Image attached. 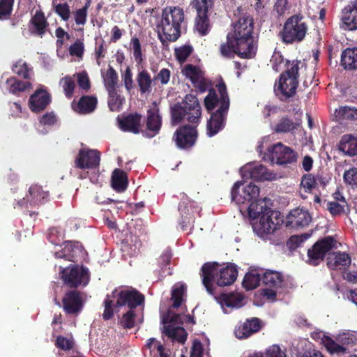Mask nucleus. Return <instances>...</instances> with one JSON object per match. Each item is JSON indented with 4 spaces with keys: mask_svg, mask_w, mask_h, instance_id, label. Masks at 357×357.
Wrapping results in <instances>:
<instances>
[{
    "mask_svg": "<svg viewBox=\"0 0 357 357\" xmlns=\"http://www.w3.org/2000/svg\"><path fill=\"white\" fill-rule=\"evenodd\" d=\"M234 44L235 42L233 40V38L230 36V33H228L227 36V42L220 45V50L222 56L230 58L233 56L234 53L238 56V52Z\"/></svg>",
    "mask_w": 357,
    "mask_h": 357,
    "instance_id": "nucleus-49",
    "label": "nucleus"
},
{
    "mask_svg": "<svg viewBox=\"0 0 357 357\" xmlns=\"http://www.w3.org/2000/svg\"><path fill=\"white\" fill-rule=\"evenodd\" d=\"M184 18L183 10L179 6H167L162 9L158 26V36L163 45L167 42H175L180 38Z\"/></svg>",
    "mask_w": 357,
    "mask_h": 357,
    "instance_id": "nucleus-5",
    "label": "nucleus"
},
{
    "mask_svg": "<svg viewBox=\"0 0 357 357\" xmlns=\"http://www.w3.org/2000/svg\"><path fill=\"white\" fill-rule=\"evenodd\" d=\"M318 179H322V176L317 174L314 176L312 174H305L303 176L301 185L305 192H311L318 185Z\"/></svg>",
    "mask_w": 357,
    "mask_h": 357,
    "instance_id": "nucleus-50",
    "label": "nucleus"
},
{
    "mask_svg": "<svg viewBox=\"0 0 357 357\" xmlns=\"http://www.w3.org/2000/svg\"><path fill=\"white\" fill-rule=\"evenodd\" d=\"M29 193L31 197L30 204L33 205L44 204L49 197V192L43 190L42 186L37 184L31 185Z\"/></svg>",
    "mask_w": 357,
    "mask_h": 357,
    "instance_id": "nucleus-37",
    "label": "nucleus"
},
{
    "mask_svg": "<svg viewBox=\"0 0 357 357\" xmlns=\"http://www.w3.org/2000/svg\"><path fill=\"white\" fill-rule=\"evenodd\" d=\"M307 30L304 17L301 14H295L287 19L278 36L285 45L298 43L305 39Z\"/></svg>",
    "mask_w": 357,
    "mask_h": 357,
    "instance_id": "nucleus-9",
    "label": "nucleus"
},
{
    "mask_svg": "<svg viewBox=\"0 0 357 357\" xmlns=\"http://www.w3.org/2000/svg\"><path fill=\"white\" fill-rule=\"evenodd\" d=\"M301 60H287V69L280 75L274 86L275 96L282 101L294 96L298 86V71L304 66Z\"/></svg>",
    "mask_w": 357,
    "mask_h": 357,
    "instance_id": "nucleus-7",
    "label": "nucleus"
},
{
    "mask_svg": "<svg viewBox=\"0 0 357 357\" xmlns=\"http://www.w3.org/2000/svg\"><path fill=\"white\" fill-rule=\"evenodd\" d=\"M243 184L242 181L236 182L231 191L232 201L238 205L251 203L257 199L259 195V188L251 183L244 186L240 193V187Z\"/></svg>",
    "mask_w": 357,
    "mask_h": 357,
    "instance_id": "nucleus-16",
    "label": "nucleus"
},
{
    "mask_svg": "<svg viewBox=\"0 0 357 357\" xmlns=\"http://www.w3.org/2000/svg\"><path fill=\"white\" fill-rule=\"evenodd\" d=\"M340 26L344 31L357 30V0L350 1L342 9Z\"/></svg>",
    "mask_w": 357,
    "mask_h": 357,
    "instance_id": "nucleus-21",
    "label": "nucleus"
},
{
    "mask_svg": "<svg viewBox=\"0 0 357 357\" xmlns=\"http://www.w3.org/2000/svg\"><path fill=\"white\" fill-rule=\"evenodd\" d=\"M296 129V124L293 119L288 116H282L272 128L275 133H288L291 132Z\"/></svg>",
    "mask_w": 357,
    "mask_h": 357,
    "instance_id": "nucleus-39",
    "label": "nucleus"
},
{
    "mask_svg": "<svg viewBox=\"0 0 357 357\" xmlns=\"http://www.w3.org/2000/svg\"><path fill=\"white\" fill-rule=\"evenodd\" d=\"M351 263V256L345 252H335L327 258V266L332 270L345 269Z\"/></svg>",
    "mask_w": 357,
    "mask_h": 357,
    "instance_id": "nucleus-28",
    "label": "nucleus"
},
{
    "mask_svg": "<svg viewBox=\"0 0 357 357\" xmlns=\"http://www.w3.org/2000/svg\"><path fill=\"white\" fill-rule=\"evenodd\" d=\"M118 83V75L116 70L112 68L109 67L107 70L106 76L105 78V85L107 91L116 89V85Z\"/></svg>",
    "mask_w": 357,
    "mask_h": 357,
    "instance_id": "nucleus-53",
    "label": "nucleus"
},
{
    "mask_svg": "<svg viewBox=\"0 0 357 357\" xmlns=\"http://www.w3.org/2000/svg\"><path fill=\"white\" fill-rule=\"evenodd\" d=\"M243 298V296L237 292L225 293L220 296L222 304L229 307H240Z\"/></svg>",
    "mask_w": 357,
    "mask_h": 357,
    "instance_id": "nucleus-41",
    "label": "nucleus"
},
{
    "mask_svg": "<svg viewBox=\"0 0 357 357\" xmlns=\"http://www.w3.org/2000/svg\"><path fill=\"white\" fill-rule=\"evenodd\" d=\"M142 115L135 112L118 117L119 126L121 130L138 134L141 131Z\"/></svg>",
    "mask_w": 357,
    "mask_h": 357,
    "instance_id": "nucleus-26",
    "label": "nucleus"
},
{
    "mask_svg": "<svg viewBox=\"0 0 357 357\" xmlns=\"http://www.w3.org/2000/svg\"><path fill=\"white\" fill-rule=\"evenodd\" d=\"M262 326V321L260 319L257 317L247 319L235 328L234 334L238 339H245L259 332Z\"/></svg>",
    "mask_w": 357,
    "mask_h": 357,
    "instance_id": "nucleus-25",
    "label": "nucleus"
},
{
    "mask_svg": "<svg viewBox=\"0 0 357 357\" xmlns=\"http://www.w3.org/2000/svg\"><path fill=\"white\" fill-rule=\"evenodd\" d=\"M197 16L195 17L194 29L201 36H206L211 29V24L208 15L209 10L201 11L199 9H195Z\"/></svg>",
    "mask_w": 357,
    "mask_h": 357,
    "instance_id": "nucleus-29",
    "label": "nucleus"
},
{
    "mask_svg": "<svg viewBox=\"0 0 357 357\" xmlns=\"http://www.w3.org/2000/svg\"><path fill=\"white\" fill-rule=\"evenodd\" d=\"M162 333L168 337L177 340L180 343H184L186 340L187 334L182 327H174L172 325H166L163 327Z\"/></svg>",
    "mask_w": 357,
    "mask_h": 357,
    "instance_id": "nucleus-38",
    "label": "nucleus"
},
{
    "mask_svg": "<svg viewBox=\"0 0 357 357\" xmlns=\"http://www.w3.org/2000/svg\"><path fill=\"white\" fill-rule=\"evenodd\" d=\"M340 151L349 156L357 155V138L351 135H344L341 137L338 145Z\"/></svg>",
    "mask_w": 357,
    "mask_h": 357,
    "instance_id": "nucleus-33",
    "label": "nucleus"
},
{
    "mask_svg": "<svg viewBox=\"0 0 357 357\" xmlns=\"http://www.w3.org/2000/svg\"><path fill=\"white\" fill-rule=\"evenodd\" d=\"M254 20L250 15L239 17L233 24V33L230 36L235 42L238 56L243 59L253 58L257 52V46L254 40Z\"/></svg>",
    "mask_w": 357,
    "mask_h": 357,
    "instance_id": "nucleus-4",
    "label": "nucleus"
},
{
    "mask_svg": "<svg viewBox=\"0 0 357 357\" xmlns=\"http://www.w3.org/2000/svg\"><path fill=\"white\" fill-rule=\"evenodd\" d=\"M261 278L257 270L250 271L245 275L242 285L247 290L254 289L259 285Z\"/></svg>",
    "mask_w": 357,
    "mask_h": 357,
    "instance_id": "nucleus-42",
    "label": "nucleus"
},
{
    "mask_svg": "<svg viewBox=\"0 0 357 357\" xmlns=\"http://www.w3.org/2000/svg\"><path fill=\"white\" fill-rule=\"evenodd\" d=\"M12 70L15 74L24 79H30L29 72L31 71V68H29L28 64L26 62H22V60L13 65Z\"/></svg>",
    "mask_w": 357,
    "mask_h": 357,
    "instance_id": "nucleus-52",
    "label": "nucleus"
},
{
    "mask_svg": "<svg viewBox=\"0 0 357 357\" xmlns=\"http://www.w3.org/2000/svg\"><path fill=\"white\" fill-rule=\"evenodd\" d=\"M131 43L135 59L137 63H140L142 61V53L139 40L137 37H133L131 39Z\"/></svg>",
    "mask_w": 357,
    "mask_h": 357,
    "instance_id": "nucleus-59",
    "label": "nucleus"
},
{
    "mask_svg": "<svg viewBox=\"0 0 357 357\" xmlns=\"http://www.w3.org/2000/svg\"><path fill=\"white\" fill-rule=\"evenodd\" d=\"M61 250L55 252L56 258L65 259L73 262H82L87 252L81 243L78 241H66Z\"/></svg>",
    "mask_w": 357,
    "mask_h": 357,
    "instance_id": "nucleus-17",
    "label": "nucleus"
},
{
    "mask_svg": "<svg viewBox=\"0 0 357 357\" xmlns=\"http://www.w3.org/2000/svg\"><path fill=\"white\" fill-rule=\"evenodd\" d=\"M108 106L111 111L119 112L124 100L123 97L118 94L116 89L108 91Z\"/></svg>",
    "mask_w": 357,
    "mask_h": 357,
    "instance_id": "nucleus-45",
    "label": "nucleus"
},
{
    "mask_svg": "<svg viewBox=\"0 0 357 357\" xmlns=\"http://www.w3.org/2000/svg\"><path fill=\"white\" fill-rule=\"evenodd\" d=\"M98 104V99L93 96H82L74 109L80 114H86L93 112Z\"/></svg>",
    "mask_w": 357,
    "mask_h": 357,
    "instance_id": "nucleus-31",
    "label": "nucleus"
},
{
    "mask_svg": "<svg viewBox=\"0 0 357 357\" xmlns=\"http://www.w3.org/2000/svg\"><path fill=\"white\" fill-rule=\"evenodd\" d=\"M273 70L279 72L281 70V65L284 62V58L280 52H275L270 60Z\"/></svg>",
    "mask_w": 357,
    "mask_h": 357,
    "instance_id": "nucleus-62",
    "label": "nucleus"
},
{
    "mask_svg": "<svg viewBox=\"0 0 357 357\" xmlns=\"http://www.w3.org/2000/svg\"><path fill=\"white\" fill-rule=\"evenodd\" d=\"M216 87L219 96L215 89H211L204 98V106L207 112L211 113L206 124V134L210 137L215 136L225 127L230 105L225 83L221 81Z\"/></svg>",
    "mask_w": 357,
    "mask_h": 357,
    "instance_id": "nucleus-1",
    "label": "nucleus"
},
{
    "mask_svg": "<svg viewBox=\"0 0 357 357\" xmlns=\"http://www.w3.org/2000/svg\"><path fill=\"white\" fill-rule=\"evenodd\" d=\"M192 52L193 47L191 45H184L174 50L175 57L180 63L185 62Z\"/></svg>",
    "mask_w": 357,
    "mask_h": 357,
    "instance_id": "nucleus-51",
    "label": "nucleus"
},
{
    "mask_svg": "<svg viewBox=\"0 0 357 357\" xmlns=\"http://www.w3.org/2000/svg\"><path fill=\"white\" fill-rule=\"evenodd\" d=\"M341 65L348 70H357V47H347L341 54Z\"/></svg>",
    "mask_w": 357,
    "mask_h": 357,
    "instance_id": "nucleus-32",
    "label": "nucleus"
},
{
    "mask_svg": "<svg viewBox=\"0 0 357 357\" xmlns=\"http://www.w3.org/2000/svg\"><path fill=\"white\" fill-rule=\"evenodd\" d=\"M346 207H348V204L345 198L343 196H341L340 202L332 201L328 202L326 204V209L333 217L340 216L344 214L345 212Z\"/></svg>",
    "mask_w": 357,
    "mask_h": 357,
    "instance_id": "nucleus-43",
    "label": "nucleus"
},
{
    "mask_svg": "<svg viewBox=\"0 0 357 357\" xmlns=\"http://www.w3.org/2000/svg\"><path fill=\"white\" fill-rule=\"evenodd\" d=\"M49 25L45 13L40 8L32 15L29 22V31L31 35L43 38L49 30Z\"/></svg>",
    "mask_w": 357,
    "mask_h": 357,
    "instance_id": "nucleus-23",
    "label": "nucleus"
},
{
    "mask_svg": "<svg viewBox=\"0 0 357 357\" xmlns=\"http://www.w3.org/2000/svg\"><path fill=\"white\" fill-rule=\"evenodd\" d=\"M47 238L52 244L56 245H59L63 240L62 235L55 227H52L49 229Z\"/></svg>",
    "mask_w": 357,
    "mask_h": 357,
    "instance_id": "nucleus-60",
    "label": "nucleus"
},
{
    "mask_svg": "<svg viewBox=\"0 0 357 357\" xmlns=\"http://www.w3.org/2000/svg\"><path fill=\"white\" fill-rule=\"evenodd\" d=\"M100 151L94 149H81L75 159V167L79 169H91L99 167Z\"/></svg>",
    "mask_w": 357,
    "mask_h": 357,
    "instance_id": "nucleus-18",
    "label": "nucleus"
},
{
    "mask_svg": "<svg viewBox=\"0 0 357 357\" xmlns=\"http://www.w3.org/2000/svg\"><path fill=\"white\" fill-rule=\"evenodd\" d=\"M264 143L261 142L257 146V151L265 161L276 163L280 165H287L296 162L298 155L291 148L278 142L268 147L267 151L264 152Z\"/></svg>",
    "mask_w": 357,
    "mask_h": 357,
    "instance_id": "nucleus-10",
    "label": "nucleus"
},
{
    "mask_svg": "<svg viewBox=\"0 0 357 357\" xmlns=\"http://www.w3.org/2000/svg\"><path fill=\"white\" fill-rule=\"evenodd\" d=\"M54 11L63 20L68 21L70 16V6L67 3L55 4L53 1Z\"/></svg>",
    "mask_w": 357,
    "mask_h": 357,
    "instance_id": "nucleus-55",
    "label": "nucleus"
},
{
    "mask_svg": "<svg viewBox=\"0 0 357 357\" xmlns=\"http://www.w3.org/2000/svg\"><path fill=\"white\" fill-rule=\"evenodd\" d=\"M6 82L8 85V91L16 96L32 88V84L30 82L22 81L15 77L8 78Z\"/></svg>",
    "mask_w": 357,
    "mask_h": 357,
    "instance_id": "nucleus-34",
    "label": "nucleus"
},
{
    "mask_svg": "<svg viewBox=\"0 0 357 357\" xmlns=\"http://www.w3.org/2000/svg\"><path fill=\"white\" fill-rule=\"evenodd\" d=\"M59 84L63 90L65 96L68 99H71L76 86L74 79L70 75H66L61 79Z\"/></svg>",
    "mask_w": 357,
    "mask_h": 357,
    "instance_id": "nucleus-48",
    "label": "nucleus"
},
{
    "mask_svg": "<svg viewBox=\"0 0 357 357\" xmlns=\"http://www.w3.org/2000/svg\"><path fill=\"white\" fill-rule=\"evenodd\" d=\"M309 236L310 235L307 234L292 236L287 241V246L289 250H294L301 246V243L305 242Z\"/></svg>",
    "mask_w": 357,
    "mask_h": 357,
    "instance_id": "nucleus-56",
    "label": "nucleus"
},
{
    "mask_svg": "<svg viewBox=\"0 0 357 357\" xmlns=\"http://www.w3.org/2000/svg\"><path fill=\"white\" fill-rule=\"evenodd\" d=\"M266 200L257 199L250 203L248 208L250 218L252 220L259 218V221L252 223V228L261 237L272 234L283 222L280 212L266 206Z\"/></svg>",
    "mask_w": 357,
    "mask_h": 357,
    "instance_id": "nucleus-2",
    "label": "nucleus"
},
{
    "mask_svg": "<svg viewBox=\"0 0 357 357\" xmlns=\"http://www.w3.org/2000/svg\"><path fill=\"white\" fill-rule=\"evenodd\" d=\"M136 82L141 94H149L152 91V87L155 84V79L152 78L150 73L146 69L139 71Z\"/></svg>",
    "mask_w": 357,
    "mask_h": 357,
    "instance_id": "nucleus-30",
    "label": "nucleus"
},
{
    "mask_svg": "<svg viewBox=\"0 0 357 357\" xmlns=\"http://www.w3.org/2000/svg\"><path fill=\"white\" fill-rule=\"evenodd\" d=\"M217 262H206L201 268L202 283L207 291L213 294V281L216 280L219 287H225L232 284L238 276L237 266L234 263H227L226 266L218 271Z\"/></svg>",
    "mask_w": 357,
    "mask_h": 357,
    "instance_id": "nucleus-6",
    "label": "nucleus"
},
{
    "mask_svg": "<svg viewBox=\"0 0 357 357\" xmlns=\"http://www.w3.org/2000/svg\"><path fill=\"white\" fill-rule=\"evenodd\" d=\"M310 222L311 216L307 211L296 208L288 215L287 225L291 227H303L308 225Z\"/></svg>",
    "mask_w": 357,
    "mask_h": 357,
    "instance_id": "nucleus-27",
    "label": "nucleus"
},
{
    "mask_svg": "<svg viewBox=\"0 0 357 357\" xmlns=\"http://www.w3.org/2000/svg\"><path fill=\"white\" fill-rule=\"evenodd\" d=\"M60 273L64 284L70 289L86 287L90 280V272L82 265H70L62 268Z\"/></svg>",
    "mask_w": 357,
    "mask_h": 357,
    "instance_id": "nucleus-11",
    "label": "nucleus"
},
{
    "mask_svg": "<svg viewBox=\"0 0 357 357\" xmlns=\"http://www.w3.org/2000/svg\"><path fill=\"white\" fill-rule=\"evenodd\" d=\"M336 241L331 236L318 240L307 250L305 262L312 266H319L326 255L335 247Z\"/></svg>",
    "mask_w": 357,
    "mask_h": 357,
    "instance_id": "nucleus-13",
    "label": "nucleus"
},
{
    "mask_svg": "<svg viewBox=\"0 0 357 357\" xmlns=\"http://www.w3.org/2000/svg\"><path fill=\"white\" fill-rule=\"evenodd\" d=\"M261 281L266 287L277 289L282 287L284 280L280 273L267 271L264 273Z\"/></svg>",
    "mask_w": 357,
    "mask_h": 357,
    "instance_id": "nucleus-35",
    "label": "nucleus"
},
{
    "mask_svg": "<svg viewBox=\"0 0 357 357\" xmlns=\"http://www.w3.org/2000/svg\"><path fill=\"white\" fill-rule=\"evenodd\" d=\"M343 178L347 184L357 187V168L353 167L345 171Z\"/></svg>",
    "mask_w": 357,
    "mask_h": 357,
    "instance_id": "nucleus-57",
    "label": "nucleus"
},
{
    "mask_svg": "<svg viewBox=\"0 0 357 357\" xmlns=\"http://www.w3.org/2000/svg\"><path fill=\"white\" fill-rule=\"evenodd\" d=\"M197 126L185 124L179 126L175 130L172 141L177 148L186 150L195 145L198 137Z\"/></svg>",
    "mask_w": 357,
    "mask_h": 357,
    "instance_id": "nucleus-14",
    "label": "nucleus"
},
{
    "mask_svg": "<svg viewBox=\"0 0 357 357\" xmlns=\"http://www.w3.org/2000/svg\"><path fill=\"white\" fill-rule=\"evenodd\" d=\"M162 127V116L159 112V107L155 102L153 106L149 109L146 112L145 136L149 138L157 135Z\"/></svg>",
    "mask_w": 357,
    "mask_h": 357,
    "instance_id": "nucleus-22",
    "label": "nucleus"
},
{
    "mask_svg": "<svg viewBox=\"0 0 357 357\" xmlns=\"http://www.w3.org/2000/svg\"><path fill=\"white\" fill-rule=\"evenodd\" d=\"M322 343L331 354L346 353L347 349L343 345L335 342L331 337L324 335L321 339Z\"/></svg>",
    "mask_w": 357,
    "mask_h": 357,
    "instance_id": "nucleus-46",
    "label": "nucleus"
},
{
    "mask_svg": "<svg viewBox=\"0 0 357 357\" xmlns=\"http://www.w3.org/2000/svg\"><path fill=\"white\" fill-rule=\"evenodd\" d=\"M335 114L339 121L357 119V109L355 107L342 106L336 109Z\"/></svg>",
    "mask_w": 357,
    "mask_h": 357,
    "instance_id": "nucleus-44",
    "label": "nucleus"
},
{
    "mask_svg": "<svg viewBox=\"0 0 357 357\" xmlns=\"http://www.w3.org/2000/svg\"><path fill=\"white\" fill-rule=\"evenodd\" d=\"M266 357H287L286 354L281 350L278 345L273 344L265 353Z\"/></svg>",
    "mask_w": 357,
    "mask_h": 357,
    "instance_id": "nucleus-64",
    "label": "nucleus"
},
{
    "mask_svg": "<svg viewBox=\"0 0 357 357\" xmlns=\"http://www.w3.org/2000/svg\"><path fill=\"white\" fill-rule=\"evenodd\" d=\"M172 257V253L170 249H167L158 258V264L160 266V270H158V274L161 278H165L166 275H172L170 268H167V266L171 263Z\"/></svg>",
    "mask_w": 357,
    "mask_h": 357,
    "instance_id": "nucleus-40",
    "label": "nucleus"
},
{
    "mask_svg": "<svg viewBox=\"0 0 357 357\" xmlns=\"http://www.w3.org/2000/svg\"><path fill=\"white\" fill-rule=\"evenodd\" d=\"M52 101L51 94L44 87L36 89L29 99V107L34 113L44 111Z\"/></svg>",
    "mask_w": 357,
    "mask_h": 357,
    "instance_id": "nucleus-20",
    "label": "nucleus"
},
{
    "mask_svg": "<svg viewBox=\"0 0 357 357\" xmlns=\"http://www.w3.org/2000/svg\"><path fill=\"white\" fill-rule=\"evenodd\" d=\"M171 77V71L167 68H162L159 73L154 76L155 82L159 81L162 85L169 83Z\"/></svg>",
    "mask_w": 357,
    "mask_h": 357,
    "instance_id": "nucleus-63",
    "label": "nucleus"
},
{
    "mask_svg": "<svg viewBox=\"0 0 357 357\" xmlns=\"http://www.w3.org/2000/svg\"><path fill=\"white\" fill-rule=\"evenodd\" d=\"M112 186L117 192H123L128 187V177L126 172L115 169L112 175Z\"/></svg>",
    "mask_w": 357,
    "mask_h": 357,
    "instance_id": "nucleus-36",
    "label": "nucleus"
},
{
    "mask_svg": "<svg viewBox=\"0 0 357 357\" xmlns=\"http://www.w3.org/2000/svg\"><path fill=\"white\" fill-rule=\"evenodd\" d=\"M181 73L187 79H189L193 86L199 91L204 92L206 90L207 84L204 78V73L199 66L186 64L182 68Z\"/></svg>",
    "mask_w": 357,
    "mask_h": 357,
    "instance_id": "nucleus-24",
    "label": "nucleus"
},
{
    "mask_svg": "<svg viewBox=\"0 0 357 357\" xmlns=\"http://www.w3.org/2000/svg\"><path fill=\"white\" fill-rule=\"evenodd\" d=\"M137 310H128L122 314L119 324L125 329H131L135 326V318Z\"/></svg>",
    "mask_w": 357,
    "mask_h": 357,
    "instance_id": "nucleus-47",
    "label": "nucleus"
},
{
    "mask_svg": "<svg viewBox=\"0 0 357 357\" xmlns=\"http://www.w3.org/2000/svg\"><path fill=\"white\" fill-rule=\"evenodd\" d=\"M145 296L134 288L118 290L114 289L110 294H107L104 301V312L102 319L105 321L111 319L114 314V310L121 307H127L128 310H142L144 307Z\"/></svg>",
    "mask_w": 357,
    "mask_h": 357,
    "instance_id": "nucleus-3",
    "label": "nucleus"
},
{
    "mask_svg": "<svg viewBox=\"0 0 357 357\" xmlns=\"http://www.w3.org/2000/svg\"><path fill=\"white\" fill-rule=\"evenodd\" d=\"M77 79V84L80 89L88 91L91 88L89 77L86 72H82L75 75Z\"/></svg>",
    "mask_w": 357,
    "mask_h": 357,
    "instance_id": "nucleus-58",
    "label": "nucleus"
},
{
    "mask_svg": "<svg viewBox=\"0 0 357 357\" xmlns=\"http://www.w3.org/2000/svg\"><path fill=\"white\" fill-rule=\"evenodd\" d=\"M201 210L202 208L197 203L188 197L181 198L178 205V211L181 215L178 224L183 231H186L193 225L195 219V213H199Z\"/></svg>",
    "mask_w": 357,
    "mask_h": 357,
    "instance_id": "nucleus-15",
    "label": "nucleus"
},
{
    "mask_svg": "<svg viewBox=\"0 0 357 357\" xmlns=\"http://www.w3.org/2000/svg\"><path fill=\"white\" fill-rule=\"evenodd\" d=\"M171 120L173 125L187 121L190 125H198L201 121L202 109L197 98L188 94L181 102L171 107Z\"/></svg>",
    "mask_w": 357,
    "mask_h": 357,
    "instance_id": "nucleus-8",
    "label": "nucleus"
},
{
    "mask_svg": "<svg viewBox=\"0 0 357 357\" xmlns=\"http://www.w3.org/2000/svg\"><path fill=\"white\" fill-rule=\"evenodd\" d=\"M86 294L83 291L71 289L65 292L60 303L56 298L54 303L61 307L67 314L78 315L83 310L85 304Z\"/></svg>",
    "mask_w": 357,
    "mask_h": 357,
    "instance_id": "nucleus-12",
    "label": "nucleus"
},
{
    "mask_svg": "<svg viewBox=\"0 0 357 357\" xmlns=\"http://www.w3.org/2000/svg\"><path fill=\"white\" fill-rule=\"evenodd\" d=\"M185 289V284L175 285L173 287L171 299L173 301L174 307H178L181 305Z\"/></svg>",
    "mask_w": 357,
    "mask_h": 357,
    "instance_id": "nucleus-54",
    "label": "nucleus"
},
{
    "mask_svg": "<svg viewBox=\"0 0 357 357\" xmlns=\"http://www.w3.org/2000/svg\"><path fill=\"white\" fill-rule=\"evenodd\" d=\"M55 345L64 351H69L73 347V342L70 339L59 335L56 337Z\"/></svg>",
    "mask_w": 357,
    "mask_h": 357,
    "instance_id": "nucleus-61",
    "label": "nucleus"
},
{
    "mask_svg": "<svg viewBox=\"0 0 357 357\" xmlns=\"http://www.w3.org/2000/svg\"><path fill=\"white\" fill-rule=\"evenodd\" d=\"M243 178H250L255 181H272L275 178L274 174L268 172L267 168L261 164H247L241 169Z\"/></svg>",
    "mask_w": 357,
    "mask_h": 357,
    "instance_id": "nucleus-19",
    "label": "nucleus"
}]
</instances>
